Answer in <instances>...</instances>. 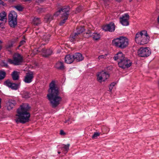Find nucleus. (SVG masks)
<instances>
[{
  "mask_svg": "<svg viewBox=\"0 0 159 159\" xmlns=\"http://www.w3.org/2000/svg\"><path fill=\"white\" fill-rule=\"evenodd\" d=\"M100 133L99 132H96L94 133L93 134L92 136V138L93 139H96L99 136Z\"/></svg>",
  "mask_w": 159,
  "mask_h": 159,
  "instance_id": "32",
  "label": "nucleus"
},
{
  "mask_svg": "<svg viewBox=\"0 0 159 159\" xmlns=\"http://www.w3.org/2000/svg\"><path fill=\"white\" fill-rule=\"evenodd\" d=\"M25 43V41L24 40H22L20 41V44L19 46V47L20 46L24 44Z\"/></svg>",
  "mask_w": 159,
  "mask_h": 159,
  "instance_id": "36",
  "label": "nucleus"
},
{
  "mask_svg": "<svg viewBox=\"0 0 159 159\" xmlns=\"http://www.w3.org/2000/svg\"><path fill=\"white\" fill-rule=\"evenodd\" d=\"M116 83L113 82L111 83L109 87V90L110 91H111L113 88V87L115 85Z\"/></svg>",
  "mask_w": 159,
  "mask_h": 159,
  "instance_id": "34",
  "label": "nucleus"
},
{
  "mask_svg": "<svg viewBox=\"0 0 159 159\" xmlns=\"http://www.w3.org/2000/svg\"><path fill=\"white\" fill-rule=\"evenodd\" d=\"M112 43L116 46L121 49H124L128 46L129 41L126 38L120 37L113 40Z\"/></svg>",
  "mask_w": 159,
  "mask_h": 159,
  "instance_id": "5",
  "label": "nucleus"
},
{
  "mask_svg": "<svg viewBox=\"0 0 159 159\" xmlns=\"http://www.w3.org/2000/svg\"><path fill=\"white\" fill-rule=\"evenodd\" d=\"M32 23L34 25H37L41 23V21L40 18L38 17H35L33 20Z\"/></svg>",
  "mask_w": 159,
  "mask_h": 159,
  "instance_id": "27",
  "label": "nucleus"
},
{
  "mask_svg": "<svg viewBox=\"0 0 159 159\" xmlns=\"http://www.w3.org/2000/svg\"><path fill=\"white\" fill-rule=\"evenodd\" d=\"M97 80L100 82L104 81L109 77V75L106 72L102 71L97 75Z\"/></svg>",
  "mask_w": 159,
  "mask_h": 159,
  "instance_id": "10",
  "label": "nucleus"
},
{
  "mask_svg": "<svg viewBox=\"0 0 159 159\" xmlns=\"http://www.w3.org/2000/svg\"><path fill=\"white\" fill-rule=\"evenodd\" d=\"M124 57H125L124 55L121 52H119L114 56V59L115 60H118L117 61L119 63L120 61L124 59Z\"/></svg>",
  "mask_w": 159,
  "mask_h": 159,
  "instance_id": "19",
  "label": "nucleus"
},
{
  "mask_svg": "<svg viewBox=\"0 0 159 159\" xmlns=\"http://www.w3.org/2000/svg\"><path fill=\"white\" fill-rule=\"evenodd\" d=\"M16 104V102L15 100L11 99L9 100L7 103V109L9 111L11 110Z\"/></svg>",
  "mask_w": 159,
  "mask_h": 159,
  "instance_id": "17",
  "label": "nucleus"
},
{
  "mask_svg": "<svg viewBox=\"0 0 159 159\" xmlns=\"http://www.w3.org/2000/svg\"><path fill=\"white\" fill-rule=\"evenodd\" d=\"M47 98L51 107L56 108L60 103L62 98L60 96V89L56 84L55 81L52 80L50 83Z\"/></svg>",
  "mask_w": 159,
  "mask_h": 159,
  "instance_id": "1",
  "label": "nucleus"
},
{
  "mask_svg": "<svg viewBox=\"0 0 159 159\" xmlns=\"http://www.w3.org/2000/svg\"><path fill=\"white\" fill-rule=\"evenodd\" d=\"M12 42L11 41H9L8 44L7 45L6 47L7 48H10L12 47L13 46Z\"/></svg>",
  "mask_w": 159,
  "mask_h": 159,
  "instance_id": "33",
  "label": "nucleus"
},
{
  "mask_svg": "<svg viewBox=\"0 0 159 159\" xmlns=\"http://www.w3.org/2000/svg\"><path fill=\"white\" fill-rule=\"evenodd\" d=\"M55 67L57 69L59 70H63L65 68V66L62 62H57L55 65Z\"/></svg>",
  "mask_w": 159,
  "mask_h": 159,
  "instance_id": "23",
  "label": "nucleus"
},
{
  "mask_svg": "<svg viewBox=\"0 0 159 159\" xmlns=\"http://www.w3.org/2000/svg\"><path fill=\"white\" fill-rule=\"evenodd\" d=\"M119 66L122 68L125 69L129 68L132 65V62L126 57H124V59L118 63Z\"/></svg>",
  "mask_w": 159,
  "mask_h": 159,
  "instance_id": "9",
  "label": "nucleus"
},
{
  "mask_svg": "<svg viewBox=\"0 0 159 159\" xmlns=\"http://www.w3.org/2000/svg\"><path fill=\"white\" fill-rule=\"evenodd\" d=\"M3 2L1 0H0V5L2 4Z\"/></svg>",
  "mask_w": 159,
  "mask_h": 159,
  "instance_id": "39",
  "label": "nucleus"
},
{
  "mask_svg": "<svg viewBox=\"0 0 159 159\" xmlns=\"http://www.w3.org/2000/svg\"><path fill=\"white\" fill-rule=\"evenodd\" d=\"M50 35L49 34H45L43 35L42 39L46 43H48L49 40Z\"/></svg>",
  "mask_w": 159,
  "mask_h": 159,
  "instance_id": "28",
  "label": "nucleus"
},
{
  "mask_svg": "<svg viewBox=\"0 0 159 159\" xmlns=\"http://www.w3.org/2000/svg\"><path fill=\"white\" fill-rule=\"evenodd\" d=\"M60 134L61 135H65L66 134L62 130H61L60 131Z\"/></svg>",
  "mask_w": 159,
  "mask_h": 159,
  "instance_id": "38",
  "label": "nucleus"
},
{
  "mask_svg": "<svg viewBox=\"0 0 159 159\" xmlns=\"http://www.w3.org/2000/svg\"><path fill=\"white\" fill-rule=\"evenodd\" d=\"M33 78V74L32 72L27 73L25 77L24 81L25 83H30L32 82Z\"/></svg>",
  "mask_w": 159,
  "mask_h": 159,
  "instance_id": "12",
  "label": "nucleus"
},
{
  "mask_svg": "<svg viewBox=\"0 0 159 159\" xmlns=\"http://www.w3.org/2000/svg\"><path fill=\"white\" fill-rule=\"evenodd\" d=\"M12 79L14 80H18L19 79V72L14 71L11 74Z\"/></svg>",
  "mask_w": 159,
  "mask_h": 159,
  "instance_id": "25",
  "label": "nucleus"
},
{
  "mask_svg": "<svg viewBox=\"0 0 159 159\" xmlns=\"http://www.w3.org/2000/svg\"><path fill=\"white\" fill-rule=\"evenodd\" d=\"M13 59H9L8 62L15 65H20L23 61V58L21 55L18 53H15L13 56Z\"/></svg>",
  "mask_w": 159,
  "mask_h": 159,
  "instance_id": "6",
  "label": "nucleus"
},
{
  "mask_svg": "<svg viewBox=\"0 0 159 159\" xmlns=\"http://www.w3.org/2000/svg\"><path fill=\"white\" fill-rule=\"evenodd\" d=\"M138 55L140 57H147L151 54V51L148 48H141L138 50Z\"/></svg>",
  "mask_w": 159,
  "mask_h": 159,
  "instance_id": "8",
  "label": "nucleus"
},
{
  "mask_svg": "<svg viewBox=\"0 0 159 159\" xmlns=\"http://www.w3.org/2000/svg\"><path fill=\"white\" fill-rule=\"evenodd\" d=\"M74 61L73 55H67L65 57V61L68 64L72 63Z\"/></svg>",
  "mask_w": 159,
  "mask_h": 159,
  "instance_id": "21",
  "label": "nucleus"
},
{
  "mask_svg": "<svg viewBox=\"0 0 159 159\" xmlns=\"http://www.w3.org/2000/svg\"><path fill=\"white\" fill-rule=\"evenodd\" d=\"M69 120H66L64 122L65 123H67V122H68V121H69Z\"/></svg>",
  "mask_w": 159,
  "mask_h": 159,
  "instance_id": "41",
  "label": "nucleus"
},
{
  "mask_svg": "<svg viewBox=\"0 0 159 159\" xmlns=\"http://www.w3.org/2000/svg\"><path fill=\"white\" fill-rule=\"evenodd\" d=\"M129 18V16L128 14H124L120 17V22L122 25L125 26H127L129 25L128 21Z\"/></svg>",
  "mask_w": 159,
  "mask_h": 159,
  "instance_id": "11",
  "label": "nucleus"
},
{
  "mask_svg": "<svg viewBox=\"0 0 159 159\" xmlns=\"http://www.w3.org/2000/svg\"><path fill=\"white\" fill-rule=\"evenodd\" d=\"M17 15L16 12L14 11H11L8 15V19H17Z\"/></svg>",
  "mask_w": 159,
  "mask_h": 159,
  "instance_id": "24",
  "label": "nucleus"
},
{
  "mask_svg": "<svg viewBox=\"0 0 159 159\" xmlns=\"http://www.w3.org/2000/svg\"><path fill=\"white\" fill-rule=\"evenodd\" d=\"M115 28L114 23L111 22L109 24L103 26L102 29L105 31L112 32L114 31Z\"/></svg>",
  "mask_w": 159,
  "mask_h": 159,
  "instance_id": "13",
  "label": "nucleus"
},
{
  "mask_svg": "<svg viewBox=\"0 0 159 159\" xmlns=\"http://www.w3.org/2000/svg\"><path fill=\"white\" fill-rule=\"evenodd\" d=\"M132 0H129V2H131Z\"/></svg>",
  "mask_w": 159,
  "mask_h": 159,
  "instance_id": "49",
  "label": "nucleus"
},
{
  "mask_svg": "<svg viewBox=\"0 0 159 159\" xmlns=\"http://www.w3.org/2000/svg\"><path fill=\"white\" fill-rule=\"evenodd\" d=\"M70 145L69 144H68L66 145H62L63 147H62V148H63L64 149L65 151L66 152V153L68 152V150H69V147Z\"/></svg>",
  "mask_w": 159,
  "mask_h": 159,
  "instance_id": "30",
  "label": "nucleus"
},
{
  "mask_svg": "<svg viewBox=\"0 0 159 159\" xmlns=\"http://www.w3.org/2000/svg\"><path fill=\"white\" fill-rule=\"evenodd\" d=\"M30 107L28 104H23L17 110L15 121L17 124L20 123L24 124L29 122L30 117L29 111Z\"/></svg>",
  "mask_w": 159,
  "mask_h": 159,
  "instance_id": "2",
  "label": "nucleus"
},
{
  "mask_svg": "<svg viewBox=\"0 0 159 159\" xmlns=\"http://www.w3.org/2000/svg\"><path fill=\"white\" fill-rule=\"evenodd\" d=\"M53 16L50 14H47L44 17V21L47 23H50L53 19Z\"/></svg>",
  "mask_w": 159,
  "mask_h": 159,
  "instance_id": "22",
  "label": "nucleus"
},
{
  "mask_svg": "<svg viewBox=\"0 0 159 159\" xmlns=\"http://www.w3.org/2000/svg\"><path fill=\"white\" fill-rule=\"evenodd\" d=\"M79 8H77V9L76 10V11L77 12H79L80 11V10H79Z\"/></svg>",
  "mask_w": 159,
  "mask_h": 159,
  "instance_id": "40",
  "label": "nucleus"
},
{
  "mask_svg": "<svg viewBox=\"0 0 159 159\" xmlns=\"http://www.w3.org/2000/svg\"><path fill=\"white\" fill-rule=\"evenodd\" d=\"M2 43V42L1 40H0V43Z\"/></svg>",
  "mask_w": 159,
  "mask_h": 159,
  "instance_id": "48",
  "label": "nucleus"
},
{
  "mask_svg": "<svg viewBox=\"0 0 159 159\" xmlns=\"http://www.w3.org/2000/svg\"><path fill=\"white\" fill-rule=\"evenodd\" d=\"M104 2H107L109 0H103Z\"/></svg>",
  "mask_w": 159,
  "mask_h": 159,
  "instance_id": "42",
  "label": "nucleus"
},
{
  "mask_svg": "<svg viewBox=\"0 0 159 159\" xmlns=\"http://www.w3.org/2000/svg\"><path fill=\"white\" fill-rule=\"evenodd\" d=\"M149 39L147 32L143 30L138 32L135 35V41L137 43L140 45H143L147 43Z\"/></svg>",
  "mask_w": 159,
  "mask_h": 159,
  "instance_id": "3",
  "label": "nucleus"
},
{
  "mask_svg": "<svg viewBox=\"0 0 159 159\" xmlns=\"http://www.w3.org/2000/svg\"><path fill=\"white\" fill-rule=\"evenodd\" d=\"M1 66H4L5 67H8V65L7 63L3 61H2L1 63Z\"/></svg>",
  "mask_w": 159,
  "mask_h": 159,
  "instance_id": "35",
  "label": "nucleus"
},
{
  "mask_svg": "<svg viewBox=\"0 0 159 159\" xmlns=\"http://www.w3.org/2000/svg\"><path fill=\"white\" fill-rule=\"evenodd\" d=\"M92 33L90 32L89 33H86L85 36L87 37H89L92 36ZM92 38L95 40H97L99 39L100 38V34L97 33H94L92 35Z\"/></svg>",
  "mask_w": 159,
  "mask_h": 159,
  "instance_id": "18",
  "label": "nucleus"
},
{
  "mask_svg": "<svg viewBox=\"0 0 159 159\" xmlns=\"http://www.w3.org/2000/svg\"><path fill=\"white\" fill-rule=\"evenodd\" d=\"M9 24L11 27H14L17 25V19H8Z\"/></svg>",
  "mask_w": 159,
  "mask_h": 159,
  "instance_id": "26",
  "label": "nucleus"
},
{
  "mask_svg": "<svg viewBox=\"0 0 159 159\" xmlns=\"http://www.w3.org/2000/svg\"><path fill=\"white\" fill-rule=\"evenodd\" d=\"M69 10L70 8L68 7H63L54 14L53 16H58L60 14L61 15V20L59 23L60 25H63L68 19Z\"/></svg>",
  "mask_w": 159,
  "mask_h": 159,
  "instance_id": "4",
  "label": "nucleus"
},
{
  "mask_svg": "<svg viewBox=\"0 0 159 159\" xmlns=\"http://www.w3.org/2000/svg\"><path fill=\"white\" fill-rule=\"evenodd\" d=\"M1 99L0 98V108H1Z\"/></svg>",
  "mask_w": 159,
  "mask_h": 159,
  "instance_id": "44",
  "label": "nucleus"
},
{
  "mask_svg": "<svg viewBox=\"0 0 159 159\" xmlns=\"http://www.w3.org/2000/svg\"><path fill=\"white\" fill-rule=\"evenodd\" d=\"M77 32L71 34L70 38V40L71 42H74L79 38V35L84 30L83 27H80L77 29Z\"/></svg>",
  "mask_w": 159,
  "mask_h": 159,
  "instance_id": "7",
  "label": "nucleus"
},
{
  "mask_svg": "<svg viewBox=\"0 0 159 159\" xmlns=\"http://www.w3.org/2000/svg\"><path fill=\"white\" fill-rule=\"evenodd\" d=\"M28 97H25V98H27Z\"/></svg>",
  "mask_w": 159,
  "mask_h": 159,
  "instance_id": "50",
  "label": "nucleus"
},
{
  "mask_svg": "<svg viewBox=\"0 0 159 159\" xmlns=\"http://www.w3.org/2000/svg\"><path fill=\"white\" fill-rule=\"evenodd\" d=\"M17 10L19 11H21L23 9V7L20 5H18L14 7Z\"/></svg>",
  "mask_w": 159,
  "mask_h": 159,
  "instance_id": "31",
  "label": "nucleus"
},
{
  "mask_svg": "<svg viewBox=\"0 0 159 159\" xmlns=\"http://www.w3.org/2000/svg\"><path fill=\"white\" fill-rule=\"evenodd\" d=\"M74 60L76 61H80L83 60L84 57L82 54L80 53H76L73 54Z\"/></svg>",
  "mask_w": 159,
  "mask_h": 159,
  "instance_id": "20",
  "label": "nucleus"
},
{
  "mask_svg": "<svg viewBox=\"0 0 159 159\" xmlns=\"http://www.w3.org/2000/svg\"><path fill=\"white\" fill-rule=\"evenodd\" d=\"M41 51L42 52L43 57H47L51 55L53 53V51L50 49H46L45 48L41 49Z\"/></svg>",
  "mask_w": 159,
  "mask_h": 159,
  "instance_id": "15",
  "label": "nucleus"
},
{
  "mask_svg": "<svg viewBox=\"0 0 159 159\" xmlns=\"http://www.w3.org/2000/svg\"><path fill=\"white\" fill-rule=\"evenodd\" d=\"M2 48V46L1 45H0V50Z\"/></svg>",
  "mask_w": 159,
  "mask_h": 159,
  "instance_id": "46",
  "label": "nucleus"
},
{
  "mask_svg": "<svg viewBox=\"0 0 159 159\" xmlns=\"http://www.w3.org/2000/svg\"><path fill=\"white\" fill-rule=\"evenodd\" d=\"M5 72L2 70L0 71V80L3 79L6 76Z\"/></svg>",
  "mask_w": 159,
  "mask_h": 159,
  "instance_id": "29",
  "label": "nucleus"
},
{
  "mask_svg": "<svg viewBox=\"0 0 159 159\" xmlns=\"http://www.w3.org/2000/svg\"><path fill=\"white\" fill-rule=\"evenodd\" d=\"M58 153L59 154L61 153V152L59 151L58 152Z\"/></svg>",
  "mask_w": 159,
  "mask_h": 159,
  "instance_id": "47",
  "label": "nucleus"
},
{
  "mask_svg": "<svg viewBox=\"0 0 159 159\" xmlns=\"http://www.w3.org/2000/svg\"><path fill=\"white\" fill-rule=\"evenodd\" d=\"M116 0L118 2H120L121 0Z\"/></svg>",
  "mask_w": 159,
  "mask_h": 159,
  "instance_id": "43",
  "label": "nucleus"
},
{
  "mask_svg": "<svg viewBox=\"0 0 159 159\" xmlns=\"http://www.w3.org/2000/svg\"><path fill=\"white\" fill-rule=\"evenodd\" d=\"M157 20H158V22H159V16H158V17L157 18Z\"/></svg>",
  "mask_w": 159,
  "mask_h": 159,
  "instance_id": "45",
  "label": "nucleus"
},
{
  "mask_svg": "<svg viewBox=\"0 0 159 159\" xmlns=\"http://www.w3.org/2000/svg\"><path fill=\"white\" fill-rule=\"evenodd\" d=\"M5 83L7 86L11 88L12 89L16 90L19 88V84L12 83L9 80L6 81Z\"/></svg>",
  "mask_w": 159,
  "mask_h": 159,
  "instance_id": "14",
  "label": "nucleus"
},
{
  "mask_svg": "<svg viewBox=\"0 0 159 159\" xmlns=\"http://www.w3.org/2000/svg\"><path fill=\"white\" fill-rule=\"evenodd\" d=\"M6 14L4 11L0 13V25L2 26L7 22Z\"/></svg>",
  "mask_w": 159,
  "mask_h": 159,
  "instance_id": "16",
  "label": "nucleus"
},
{
  "mask_svg": "<svg viewBox=\"0 0 159 159\" xmlns=\"http://www.w3.org/2000/svg\"><path fill=\"white\" fill-rule=\"evenodd\" d=\"M106 57V56L105 55H102L101 56H100L98 57V58L99 60H100L102 58H104Z\"/></svg>",
  "mask_w": 159,
  "mask_h": 159,
  "instance_id": "37",
  "label": "nucleus"
}]
</instances>
